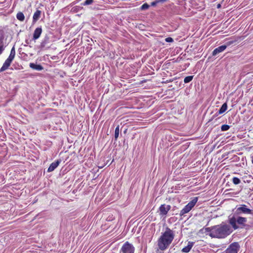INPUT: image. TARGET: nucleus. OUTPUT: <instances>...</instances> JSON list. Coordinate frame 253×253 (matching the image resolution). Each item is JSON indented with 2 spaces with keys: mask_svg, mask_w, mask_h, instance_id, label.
<instances>
[{
  "mask_svg": "<svg viewBox=\"0 0 253 253\" xmlns=\"http://www.w3.org/2000/svg\"><path fill=\"white\" fill-rule=\"evenodd\" d=\"M149 7V5L145 3H144L141 6V10H146Z\"/></svg>",
  "mask_w": 253,
  "mask_h": 253,
  "instance_id": "b1692460",
  "label": "nucleus"
},
{
  "mask_svg": "<svg viewBox=\"0 0 253 253\" xmlns=\"http://www.w3.org/2000/svg\"><path fill=\"white\" fill-rule=\"evenodd\" d=\"M174 238V231L167 227L165 232L162 233L158 240L157 245L159 249L161 251L166 250L172 243Z\"/></svg>",
  "mask_w": 253,
  "mask_h": 253,
  "instance_id": "f03ea898",
  "label": "nucleus"
},
{
  "mask_svg": "<svg viewBox=\"0 0 253 253\" xmlns=\"http://www.w3.org/2000/svg\"><path fill=\"white\" fill-rule=\"evenodd\" d=\"M229 223L234 229H237L239 228L237 224L244 225L247 221V218L245 217L238 216L236 214L229 218Z\"/></svg>",
  "mask_w": 253,
  "mask_h": 253,
  "instance_id": "7ed1b4c3",
  "label": "nucleus"
},
{
  "mask_svg": "<svg viewBox=\"0 0 253 253\" xmlns=\"http://www.w3.org/2000/svg\"><path fill=\"white\" fill-rule=\"evenodd\" d=\"M60 162V160H57L56 161L51 163L48 168L47 171L51 172L53 171L58 167Z\"/></svg>",
  "mask_w": 253,
  "mask_h": 253,
  "instance_id": "f8f14e48",
  "label": "nucleus"
},
{
  "mask_svg": "<svg viewBox=\"0 0 253 253\" xmlns=\"http://www.w3.org/2000/svg\"><path fill=\"white\" fill-rule=\"evenodd\" d=\"M41 14V11L39 10H37L34 14L33 17V22L34 23H36L38 20L40 18Z\"/></svg>",
  "mask_w": 253,
  "mask_h": 253,
  "instance_id": "2eb2a0df",
  "label": "nucleus"
},
{
  "mask_svg": "<svg viewBox=\"0 0 253 253\" xmlns=\"http://www.w3.org/2000/svg\"><path fill=\"white\" fill-rule=\"evenodd\" d=\"M4 46L2 41L0 40V55L2 53L3 51L4 50Z\"/></svg>",
  "mask_w": 253,
  "mask_h": 253,
  "instance_id": "412c9836",
  "label": "nucleus"
},
{
  "mask_svg": "<svg viewBox=\"0 0 253 253\" xmlns=\"http://www.w3.org/2000/svg\"><path fill=\"white\" fill-rule=\"evenodd\" d=\"M165 41H166V42H172L173 41V39L170 38V37L167 38L165 39Z\"/></svg>",
  "mask_w": 253,
  "mask_h": 253,
  "instance_id": "a878e982",
  "label": "nucleus"
},
{
  "mask_svg": "<svg viewBox=\"0 0 253 253\" xmlns=\"http://www.w3.org/2000/svg\"><path fill=\"white\" fill-rule=\"evenodd\" d=\"M93 2V0H86L84 3V5H87L91 4Z\"/></svg>",
  "mask_w": 253,
  "mask_h": 253,
  "instance_id": "393cba45",
  "label": "nucleus"
},
{
  "mask_svg": "<svg viewBox=\"0 0 253 253\" xmlns=\"http://www.w3.org/2000/svg\"><path fill=\"white\" fill-rule=\"evenodd\" d=\"M232 181L235 184H238L240 183L241 180L237 177H234L233 178Z\"/></svg>",
  "mask_w": 253,
  "mask_h": 253,
  "instance_id": "5701e85b",
  "label": "nucleus"
},
{
  "mask_svg": "<svg viewBox=\"0 0 253 253\" xmlns=\"http://www.w3.org/2000/svg\"><path fill=\"white\" fill-rule=\"evenodd\" d=\"M17 19L20 21H23L25 19V16L22 12H19L16 14Z\"/></svg>",
  "mask_w": 253,
  "mask_h": 253,
  "instance_id": "f3484780",
  "label": "nucleus"
},
{
  "mask_svg": "<svg viewBox=\"0 0 253 253\" xmlns=\"http://www.w3.org/2000/svg\"><path fill=\"white\" fill-rule=\"evenodd\" d=\"M15 53L16 52L15 48L14 46H13L11 49L10 55H9L8 58H9L13 60L15 56Z\"/></svg>",
  "mask_w": 253,
  "mask_h": 253,
  "instance_id": "a211bd4d",
  "label": "nucleus"
},
{
  "mask_svg": "<svg viewBox=\"0 0 253 253\" xmlns=\"http://www.w3.org/2000/svg\"><path fill=\"white\" fill-rule=\"evenodd\" d=\"M240 247L238 243L234 242L232 243L225 251L221 253H237Z\"/></svg>",
  "mask_w": 253,
  "mask_h": 253,
  "instance_id": "423d86ee",
  "label": "nucleus"
},
{
  "mask_svg": "<svg viewBox=\"0 0 253 253\" xmlns=\"http://www.w3.org/2000/svg\"><path fill=\"white\" fill-rule=\"evenodd\" d=\"M198 201V198L195 197L191 201L186 205L180 212L179 215L182 216L185 213L189 212L194 207Z\"/></svg>",
  "mask_w": 253,
  "mask_h": 253,
  "instance_id": "20e7f679",
  "label": "nucleus"
},
{
  "mask_svg": "<svg viewBox=\"0 0 253 253\" xmlns=\"http://www.w3.org/2000/svg\"><path fill=\"white\" fill-rule=\"evenodd\" d=\"M42 33V29L41 27H38V28H37L34 32V34H33V40H36L37 39H38L41 36V35Z\"/></svg>",
  "mask_w": 253,
  "mask_h": 253,
  "instance_id": "9b49d317",
  "label": "nucleus"
},
{
  "mask_svg": "<svg viewBox=\"0 0 253 253\" xmlns=\"http://www.w3.org/2000/svg\"><path fill=\"white\" fill-rule=\"evenodd\" d=\"M29 66L32 69L37 70V71H42L43 69V67L41 65L36 64L34 63H30L29 64Z\"/></svg>",
  "mask_w": 253,
  "mask_h": 253,
  "instance_id": "ddd939ff",
  "label": "nucleus"
},
{
  "mask_svg": "<svg viewBox=\"0 0 253 253\" xmlns=\"http://www.w3.org/2000/svg\"><path fill=\"white\" fill-rule=\"evenodd\" d=\"M158 3L157 2V0H155L154 1H153L152 3H151V5L152 6H154V5H156L157 4H158Z\"/></svg>",
  "mask_w": 253,
  "mask_h": 253,
  "instance_id": "bb28decb",
  "label": "nucleus"
},
{
  "mask_svg": "<svg viewBox=\"0 0 253 253\" xmlns=\"http://www.w3.org/2000/svg\"><path fill=\"white\" fill-rule=\"evenodd\" d=\"M134 247L128 242H126L122 246L120 253H134Z\"/></svg>",
  "mask_w": 253,
  "mask_h": 253,
  "instance_id": "39448f33",
  "label": "nucleus"
},
{
  "mask_svg": "<svg viewBox=\"0 0 253 253\" xmlns=\"http://www.w3.org/2000/svg\"><path fill=\"white\" fill-rule=\"evenodd\" d=\"M193 78V76H187V77H185L184 79V83H189L190 82H191Z\"/></svg>",
  "mask_w": 253,
  "mask_h": 253,
  "instance_id": "aec40b11",
  "label": "nucleus"
},
{
  "mask_svg": "<svg viewBox=\"0 0 253 253\" xmlns=\"http://www.w3.org/2000/svg\"><path fill=\"white\" fill-rule=\"evenodd\" d=\"M171 206L165 204L162 205L159 208L160 213L161 215H166L168 212L170 210Z\"/></svg>",
  "mask_w": 253,
  "mask_h": 253,
  "instance_id": "6e6552de",
  "label": "nucleus"
},
{
  "mask_svg": "<svg viewBox=\"0 0 253 253\" xmlns=\"http://www.w3.org/2000/svg\"><path fill=\"white\" fill-rule=\"evenodd\" d=\"M13 61V59H10L9 58H7L4 63L3 64L2 67L0 69V72H2L5 70H6L10 66L11 63L12 61Z\"/></svg>",
  "mask_w": 253,
  "mask_h": 253,
  "instance_id": "1a4fd4ad",
  "label": "nucleus"
},
{
  "mask_svg": "<svg viewBox=\"0 0 253 253\" xmlns=\"http://www.w3.org/2000/svg\"><path fill=\"white\" fill-rule=\"evenodd\" d=\"M119 126H118L116 128H115V140H116L118 137H119Z\"/></svg>",
  "mask_w": 253,
  "mask_h": 253,
  "instance_id": "6ab92c4d",
  "label": "nucleus"
},
{
  "mask_svg": "<svg viewBox=\"0 0 253 253\" xmlns=\"http://www.w3.org/2000/svg\"><path fill=\"white\" fill-rule=\"evenodd\" d=\"M207 235H209L212 238H224L229 235L231 232L229 225L225 224H221L205 229Z\"/></svg>",
  "mask_w": 253,
  "mask_h": 253,
  "instance_id": "f257e3e1",
  "label": "nucleus"
},
{
  "mask_svg": "<svg viewBox=\"0 0 253 253\" xmlns=\"http://www.w3.org/2000/svg\"><path fill=\"white\" fill-rule=\"evenodd\" d=\"M230 128V126L227 125H223L221 127V130L222 131H226L228 130Z\"/></svg>",
  "mask_w": 253,
  "mask_h": 253,
  "instance_id": "4be33fe9",
  "label": "nucleus"
},
{
  "mask_svg": "<svg viewBox=\"0 0 253 253\" xmlns=\"http://www.w3.org/2000/svg\"><path fill=\"white\" fill-rule=\"evenodd\" d=\"M227 109V105L226 103H224L221 107L219 111L215 114V116H217L219 114H221L225 112Z\"/></svg>",
  "mask_w": 253,
  "mask_h": 253,
  "instance_id": "4468645a",
  "label": "nucleus"
},
{
  "mask_svg": "<svg viewBox=\"0 0 253 253\" xmlns=\"http://www.w3.org/2000/svg\"><path fill=\"white\" fill-rule=\"evenodd\" d=\"M252 214V210L247 208L245 205H242L240 207L237 208L235 214L240 215L241 214Z\"/></svg>",
  "mask_w": 253,
  "mask_h": 253,
  "instance_id": "0eeeda50",
  "label": "nucleus"
},
{
  "mask_svg": "<svg viewBox=\"0 0 253 253\" xmlns=\"http://www.w3.org/2000/svg\"><path fill=\"white\" fill-rule=\"evenodd\" d=\"M192 246H193V244L189 242L188 245L182 249V252L185 253H187L189 252L191 250Z\"/></svg>",
  "mask_w": 253,
  "mask_h": 253,
  "instance_id": "dca6fc26",
  "label": "nucleus"
},
{
  "mask_svg": "<svg viewBox=\"0 0 253 253\" xmlns=\"http://www.w3.org/2000/svg\"><path fill=\"white\" fill-rule=\"evenodd\" d=\"M220 7V4H218V5H217V7H218V8H219Z\"/></svg>",
  "mask_w": 253,
  "mask_h": 253,
  "instance_id": "cd10ccee",
  "label": "nucleus"
},
{
  "mask_svg": "<svg viewBox=\"0 0 253 253\" xmlns=\"http://www.w3.org/2000/svg\"><path fill=\"white\" fill-rule=\"evenodd\" d=\"M227 47L226 45H222L215 48L212 51V54L213 56H215L217 54L223 51Z\"/></svg>",
  "mask_w": 253,
  "mask_h": 253,
  "instance_id": "9d476101",
  "label": "nucleus"
}]
</instances>
